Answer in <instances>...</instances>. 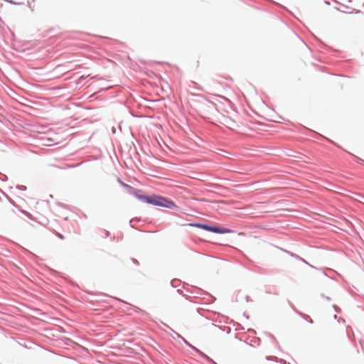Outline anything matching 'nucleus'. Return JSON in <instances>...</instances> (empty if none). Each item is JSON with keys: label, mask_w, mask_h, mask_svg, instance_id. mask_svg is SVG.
Masks as SVG:
<instances>
[{"label": "nucleus", "mask_w": 364, "mask_h": 364, "mask_svg": "<svg viewBox=\"0 0 364 364\" xmlns=\"http://www.w3.org/2000/svg\"><path fill=\"white\" fill-rule=\"evenodd\" d=\"M139 200L148 205L168 208L176 211L181 210L180 206L177 205L173 200L161 195L146 194V192L143 191V193L139 195Z\"/></svg>", "instance_id": "f257e3e1"}, {"label": "nucleus", "mask_w": 364, "mask_h": 364, "mask_svg": "<svg viewBox=\"0 0 364 364\" xmlns=\"http://www.w3.org/2000/svg\"><path fill=\"white\" fill-rule=\"evenodd\" d=\"M203 230L215 233V234H225V233H235L236 231L230 228L222 227L218 224L213 223H204Z\"/></svg>", "instance_id": "f03ea898"}, {"label": "nucleus", "mask_w": 364, "mask_h": 364, "mask_svg": "<svg viewBox=\"0 0 364 364\" xmlns=\"http://www.w3.org/2000/svg\"><path fill=\"white\" fill-rule=\"evenodd\" d=\"M117 182L124 188H126L129 193L130 195H132L133 196H134L137 200H139V195H141L143 193V190L141 189H139V188H136L126 183H124V181H122V179L120 178H117Z\"/></svg>", "instance_id": "7ed1b4c3"}, {"label": "nucleus", "mask_w": 364, "mask_h": 364, "mask_svg": "<svg viewBox=\"0 0 364 364\" xmlns=\"http://www.w3.org/2000/svg\"><path fill=\"white\" fill-rule=\"evenodd\" d=\"M186 291L188 292V293H191V294H194V296L195 297H200V296H208L211 298V301L210 303H213L214 302L215 300H216V298L215 296H213V295H211L210 293L198 288V287H193V289H186Z\"/></svg>", "instance_id": "20e7f679"}, {"label": "nucleus", "mask_w": 364, "mask_h": 364, "mask_svg": "<svg viewBox=\"0 0 364 364\" xmlns=\"http://www.w3.org/2000/svg\"><path fill=\"white\" fill-rule=\"evenodd\" d=\"M0 191H1V192L3 193V195H4V196L7 198V200H9V202L11 205H13L14 206H15L16 208H18V210H19L21 213H23V214L25 216H26L28 218H29V219H31V220H34V218H33V215H32L30 213H28V212H27V211H26V210H21V208H20V206H19V205H16V204L15 203V202L14 201V200H13V199H11V198H10V197L6 194V193H4L3 191H1V190H0Z\"/></svg>", "instance_id": "39448f33"}, {"label": "nucleus", "mask_w": 364, "mask_h": 364, "mask_svg": "<svg viewBox=\"0 0 364 364\" xmlns=\"http://www.w3.org/2000/svg\"><path fill=\"white\" fill-rule=\"evenodd\" d=\"M196 352L201 357L203 358V359H205L208 363L210 364H216L217 363H215L211 358H210L208 355H207L205 353H203V351H201L199 349H196Z\"/></svg>", "instance_id": "423d86ee"}, {"label": "nucleus", "mask_w": 364, "mask_h": 364, "mask_svg": "<svg viewBox=\"0 0 364 364\" xmlns=\"http://www.w3.org/2000/svg\"><path fill=\"white\" fill-rule=\"evenodd\" d=\"M260 341H261V340L259 338L255 337L250 340V345L251 346H259L260 345Z\"/></svg>", "instance_id": "0eeeda50"}, {"label": "nucleus", "mask_w": 364, "mask_h": 364, "mask_svg": "<svg viewBox=\"0 0 364 364\" xmlns=\"http://www.w3.org/2000/svg\"><path fill=\"white\" fill-rule=\"evenodd\" d=\"M204 223H205L193 222V223H190L189 225L191 226V227L198 228H200V229L203 230V226H204Z\"/></svg>", "instance_id": "6e6552de"}, {"label": "nucleus", "mask_w": 364, "mask_h": 364, "mask_svg": "<svg viewBox=\"0 0 364 364\" xmlns=\"http://www.w3.org/2000/svg\"><path fill=\"white\" fill-rule=\"evenodd\" d=\"M181 283V281L178 279H173L171 281V286L173 287V288H176L177 287H178Z\"/></svg>", "instance_id": "1a4fd4ad"}, {"label": "nucleus", "mask_w": 364, "mask_h": 364, "mask_svg": "<svg viewBox=\"0 0 364 364\" xmlns=\"http://www.w3.org/2000/svg\"><path fill=\"white\" fill-rule=\"evenodd\" d=\"M299 315L301 318H303L304 320H306V321H307L308 322H309L310 323H314L313 320L310 318V316H309V315L305 314H304V313H302V312L299 313Z\"/></svg>", "instance_id": "9d476101"}, {"label": "nucleus", "mask_w": 364, "mask_h": 364, "mask_svg": "<svg viewBox=\"0 0 364 364\" xmlns=\"http://www.w3.org/2000/svg\"><path fill=\"white\" fill-rule=\"evenodd\" d=\"M264 333L273 341V342L276 346H279L278 341L276 339L275 336L272 333H269V332H265Z\"/></svg>", "instance_id": "9b49d317"}, {"label": "nucleus", "mask_w": 364, "mask_h": 364, "mask_svg": "<svg viewBox=\"0 0 364 364\" xmlns=\"http://www.w3.org/2000/svg\"><path fill=\"white\" fill-rule=\"evenodd\" d=\"M178 336H179V335L178 334ZM180 337L181 338L183 342L186 345L188 346L189 348H191V349H193L194 351H196V349H198L196 347H195L194 346L191 345L188 341H187L184 338H183L182 336H180Z\"/></svg>", "instance_id": "f8f14e48"}, {"label": "nucleus", "mask_w": 364, "mask_h": 364, "mask_svg": "<svg viewBox=\"0 0 364 364\" xmlns=\"http://www.w3.org/2000/svg\"><path fill=\"white\" fill-rule=\"evenodd\" d=\"M281 250H282L283 252H286L287 254H288L290 257H293V258H294V259H295V257H296V253H294V252H291V251H289V250H284V249H282V248H281Z\"/></svg>", "instance_id": "ddd939ff"}, {"label": "nucleus", "mask_w": 364, "mask_h": 364, "mask_svg": "<svg viewBox=\"0 0 364 364\" xmlns=\"http://www.w3.org/2000/svg\"><path fill=\"white\" fill-rule=\"evenodd\" d=\"M176 291L178 294L183 296L186 299H189L190 296L185 294L181 289H177Z\"/></svg>", "instance_id": "4468645a"}, {"label": "nucleus", "mask_w": 364, "mask_h": 364, "mask_svg": "<svg viewBox=\"0 0 364 364\" xmlns=\"http://www.w3.org/2000/svg\"><path fill=\"white\" fill-rule=\"evenodd\" d=\"M295 259L301 261L306 264H309V262L305 259L302 258L301 257H300L298 255H296V257H295Z\"/></svg>", "instance_id": "2eb2a0df"}, {"label": "nucleus", "mask_w": 364, "mask_h": 364, "mask_svg": "<svg viewBox=\"0 0 364 364\" xmlns=\"http://www.w3.org/2000/svg\"><path fill=\"white\" fill-rule=\"evenodd\" d=\"M266 359L267 360H272V361H277L278 360V358L276 357V356H272V355H268L266 357Z\"/></svg>", "instance_id": "dca6fc26"}, {"label": "nucleus", "mask_w": 364, "mask_h": 364, "mask_svg": "<svg viewBox=\"0 0 364 364\" xmlns=\"http://www.w3.org/2000/svg\"><path fill=\"white\" fill-rule=\"evenodd\" d=\"M0 180L2 181H6L8 180V177L6 175L0 172Z\"/></svg>", "instance_id": "f3484780"}, {"label": "nucleus", "mask_w": 364, "mask_h": 364, "mask_svg": "<svg viewBox=\"0 0 364 364\" xmlns=\"http://www.w3.org/2000/svg\"><path fill=\"white\" fill-rule=\"evenodd\" d=\"M16 188L19 189L21 191H26L27 189L26 186H23V185H17Z\"/></svg>", "instance_id": "a211bd4d"}, {"label": "nucleus", "mask_w": 364, "mask_h": 364, "mask_svg": "<svg viewBox=\"0 0 364 364\" xmlns=\"http://www.w3.org/2000/svg\"><path fill=\"white\" fill-rule=\"evenodd\" d=\"M289 306L291 307V309L296 313L299 314V313H301L300 311H299L296 307L294 306V304L292 303H291L290 301H289Z\"/></svg>", "instance_id": "6ab92c4d"}, {"label": "nucleus", "mask_w": 364, "mask_h": 364, "mask_svg": "<svg viewBox=\"0 0 364 364\" xmlns=\"http://www.w3.org/2000/svg\"><path fill=\"white\" fill-rule=\"evenodd\" d=\"M333 309H334V311H335L336 312H337V313L341 312V309H340V307H339V306H338L337 305L333 304Z\"/></svg>", "instance_id": "aec40b11"}, {"label": "nucleus", "mask_w": 364, "mask_h": 364, "mask_svg": "<svg viewBox=\"0 0 364 364\" xmlns=\"http://www.w3.org/2000/svg\"><path fill=\"white\" fill-rule=\"evenodd\" d=\"M7 2L10 3L11 4H14V5H19V4H23V3H17L13 0H6Z\"/></svg>", "instance_id": "412c9836"}, {"label": "nucleus", "mask_w": 364, "mask_h": 364, "mask_svg": "<svg viewBox=\"0 0 364 364\" xmlns=\"http://www.w3.org/2000/svg\"><path fill=\"white\" fill-rule=\"evenodd\" d=\"M266 293H267V294H274V295H278V294H279V293H278V292H277V291H271L270 289H267V290H266Z\"/></svg>", "instance_id": "4be33fe9"}, {"label": "nucleus", "mask_w": 364, "mask_h": 364, "mask_svg": "<svg viewBox=\"0 0 364 364\" xmlns=\"http://www.w3.org/2000/svg\"><path fill=\"white\" fill-rule=\"evenodd\" d=\"M355 159H356V162L358 163V164H363L364 163V160L358 157V156H355Z\"/></svg>", "instance_id": "5701e85b"}, {"label": "nucleus", "mask_w": 364, "mask_h": 364, "mask_svg": "<svg viewBox=\"0 0 364 364\" xmlns=\"http://www.w3.org/2000/svg\"><path fill=\"white\" fill-rule=\"evenodd\" d=\"M131 260L134 264L139 265V262L136 259L132 257L131 258Z\"/></svg>", "instance_id": "b1692460"}, {"label": "nucleus", "mask_w": 364, "mask_h": 364, "mask_svg": "<svg viewBox=\"0 0 364 364\" xmlns=\"http://www.w3.org/2000/svg\"><path fill=\"white\" fill-rule=\"evenodd\" d=\"M56 236L60 240H63L65 238L64 235L60 232H57Z\"/></svg>", "instance_id": "393cba45"}, {"label": "nucleus", "mask_w": 364, "mask_h": 364, "mask_svg": "<svg viewBox=\"0 0 364 364\" xmlns=\"http://www.w3.org/2000/svg\"><path fill=\"white\" fill-rule=\"evenodd\" d=\"M277 362L281 364H287V361L282 358H278V360Z\"/></svg>", "instance_id": "a878e982"}, {"label": "nucleus", "mask_w": 364, "mask_h": 364, "mask_svg": "<svg viewBox=\"0 0 364 364\" xmlns=\"http://www.w3.org/2000/svg\"><path fill=\"white\" fill-rule=\"evenodd\" d=\"M247 331L252 335H256V331L253 328H249Z\"/></svg>", "instance_id": "bb28decb"}, {"label": "nucleus", "mask_w": 364, "mask_h": 364, "mask_svg": "<svg viewBox=\"0 0 364 364\" xmlns=\"http://www.w3.org/2000/svg\"><path fill=\"white\" fill-rule=\"evenodd\" d=\"M359 13H361V11L360 10H357L355 9H353V11L351 12H350V14H359Z\"/></svg>", "instance_id": "cd10ccee"}, {"label": "nucleus", "mask_w": 364, "mask_h": 364, "mask_svg": "<svg viewBox=\"0 0 364 364\" xmlns=\"http://www.w3.org/2000/svg\"><path fill=\"white\" fill-rule=\"evenodd\" d=\"M321 296L325 298L328 301H331V297L325 296L323 294H321Z\"/></svg>", "instance_id": "c85d7f7f"}, {"label": "nucleus", "mask_w": 364, "mask_h": 364, "mask_svg": "<svg viewBox=\"0 0 364 364\" xmlns=\"http://www.w3.org/2000/svg\"><path fill=\"white\" fill-rule=\"evenodd\" d=\"M105 237H107L110 235V232L108 230H105Z\"/></svg>", "instance_id": "c756f323"}, {"label": "nucleus", "mask_w": 364, "mask_h": 364, "mask_svg": "<svg viewBox=\"0 0 364 364\" xmlns=\"http://www.w3.org/2000/svg\"><path fill=\"white\" fill-rule=\"evenodd\" d=\"M245 300H246L247 301H251L250 296L247 295V296H245Z\"/></svg>", "instance_id": "7c9ffc66"}, {"label": "nucleus", "mask_w": 364, "mask_h": 364, "mask_svg": "<svg viewBox=\"0 0 364 364\" xmlns=\"http://www.w3.org/2000/svg\"><path fill=\"white\" fill-rule=\"evenodd\" d=\"M250 339H251V338H247L245 341V343H246L247 344H249V345H250Z\"/></svg>", "instance_id": "2f4dec72"}, {"label": "nucleus", "mask_w": 364, "mask_h": 364, "mask_svg": "<svg viewBox=\"0 0 364 364\" xmlns=\"http://www.w3.org/2000/svg\"><path fill=\"white\" fill-rule=\"evenodd\" d=\"M311 268H313V269H317V268L316 267H314V265L311 264L309 263L308 264Z\"/></svg>", "instance_id": "473e14b6"}, {"label": "nucleus", "mask_w": 364, "mask_h": 364, "mask_svg": "<svg viewBox=\"0 0 364 364\" xmlns=\"http://www.w3.org/2000/svg\"><path fill=\"white\" fill-rule=\"evenodd\" d=\"M311 268H313V269H317V268L316 267H314V265L311 264L309 263L308 264Z\"/></svg>", "instance_id": "72a5a7b5"}, {"label": "nucleus", "mask_w": 364, "mask_h": 364, "mask_svg": "<svg viewBox=\"0 0 364 364\" xmlns=\"http://www.w3.org/2000/svg\"><path fill=\"white\" fill-rule=\"evenodd\" d=\"M328 141H330L331 143L335 144L336 146H338V145H337L334 141L330 140V139H327Z\"/></svg>", "instance_id": "f704fd0d"}, {"label": "nucleus", "mask_w": 364, "mask_h": 364, "mask_svg": "<svg viewBox=\"0 0 364 364\" xmlns=\"http://www.w3.org/2000/svg\"><path fill=\"white\" fill-rule=\"evenodd\" d=\"M78 165H79V164H74V165L69 166V167H73V168H74V167L77 166Z\"/></svg>", "instance_id": "c9c22d12"}, {"label": "nucleus", "mask_w": 364, "mask_h": 364, "mask_svg": "<svg viewBox=\"0 0 364 364\" xmlns=\"http://www.w3.org/2000/svg\"><path fill=\"white\" fill-rule=\"evenodd\" d=\"M58 205H60V206H62V207H65V204H63V203H58Z\"/></svg>", "instance_id": "e433bc0d"}, {"label": "nucleus", "mask_w": 364, "mask_h": 364, "mask_svg": "<svg viewBox=\"0 0 364 364\" xmlns=\"http://www.w3.org/2000/svg\"><path fill=\"white\" fill-rule=\"evenodd\" d=\"M336 9L337 11H341V12H344L343 11H341V10L339 8H338V7H336Z\"/></svg>", "instance_id": "4c0bfd02"}, {"label": "nucleus", "mask_w": 364, "mask_h": 364, "mask_svg": "<svg viewBox=\"0 0 364 364\" xmlns=\"http://www.w3.org/2000/svg\"><path fill=\"white\" fill-rule=\"evenodd\" d=\"M244 316H245L246 317V318H247V319L250 318V316H249L248 315H247L245 313L244 314Z\"/></svg>", "instance_id": "58836bf2"}, {"label": "nucleus", "mask_w": 364, "mask_h": 364, "mask_svg": "<svg viewBox=\"0 0 364 364\" xmlns=\"http://www.w3.org/2000/svg\"><path fill=\"white\" fill-rule=\"evenodd\" d=\"M324 3H325L326 4H327V5H329V4H330L329 1H324Z\"/></svg>", "instance_id": "ea45409f"}, {"label": "nucleus", "mask_w": 364, "mask_h": 364, "mask_svg": "<svg viewBox=\"0 0 364 364\" xmlns=\"http://www.w3.org/2000/svg\"><path fill=\"white\" fill-rule=\"evenodd\" d=\"M185 285H188V284L186 282H184L183 283V288H185Z\"/></svg>", "instance_id": "a19ab883"}, {"label": "nucleus", "mask_w": 364, "mask_h": 364, "mask_svg": "<svg viewBox=\"0 0 364 364\" xmlns=\"http://www.w3.org/2000/svg\"><path fill=\"white\" fill-rule=\"evenodd\" d=\"M343 6L345 8H346V9H348V8H349V6H346V5H343Z\"/></svg>", "instance_id": "79ce46f5"}, {"label": "nucleus", "mask_w": 364, "mask_h": 364, "mask_svg": "<svg viewBox=\"0 0 364 364\" xmlns=\"http://www.w3.org/2000/svg\"><path fill=\"white\" fill-rule=\"evenodd\" d=\"M238 234H239V235H243V234H244V232H239Z\"/></svg>", "instance_id": "37998d69"}, {"label": "nucleus", "mask_w": 364, "mask_h": 364, "mask_svg": "<svg viewBox=\"0 0 364 364\" xmlns=\"http://www.w3.org/2000/svg\"><path fill=\"white\" fill-rule=\"evenodd\" d=\"M287 364H291V363L287 362Z\"/></svg>", "instance_id": "c03bdc74"}, {"label": "nucleus", "mask_w": 364, "mask_h": 364, "mask_svg": "<svg viewBox=\"0 0 364 364\" xmlns=\"http://www.w3.org/2000/svg\"><path fill=\"white\" fill-rule=\"evenodd\" d=\"M216 364H218V363H216Z\"/></svg>", "instance_id": "a18cd8bd"}]
</instances>
